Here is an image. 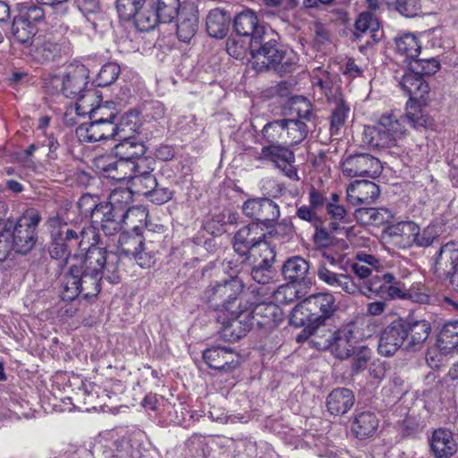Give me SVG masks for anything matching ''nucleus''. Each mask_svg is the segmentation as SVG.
<instances>
[{"mask_svg": "<svg viewBox=\"0 0 458 458\" xmlns=\"http://www.w3.org/2000/svg\"><path fill=\"white\" fill-rule=\"evenodd\" d=\"M104 202L91 194H83L74 206L58 212L47 219L51 235L48 252L57 261L60 270L67 265L72 250L77 245L83 246L89 242V235L96 238L93 224H98V216L104 208Z\"/></svg>", "mask_w": 458, "mask_h": 458, "instance_id": "1", "label": "nucleus"}, {"mask_svg": "<svg viewBox=\"0 0 458 458\" xmlns=\"http://www.w3.org/2000/svg\"><path fill=\"white\" fill-rule=\"evenodd\" d=\"M320 281L335 288H340L350 295L361 294L368 298L378 297L384 301L406 299L405 284L393 273L384 272L374 275L365 284L354 283L350 275L331 271L326 264L320 263L318 268Z\"/></svg>", "mask_w": 458, "mask_h": 458, "instance_id": "2", "label": "nucleus"}, {"mask_svg": "<svg viewBox=\"0 0 458 458\" xmlns=\"http://www.w3.org/2000/svg\"><path fill=\"white\" fill-rule=\"evenodd\" d=\"M337 310L335 296L330 293L311 294L300 301L293 309L290 323L295 327H303L302 331L296 336L298 343H303L310 336L320 337V334L328 328L325 323Z\"/></svg>", "mask_w": 458, "mask_h": 458, "instance_id": "3", "label": "nucleus"}, {"mask_svg": "<svg viewBox=\"0 0 458 458\" xmlns=\"http://www.w3.org/2000/svg\"><path fill=\"white\" fill-rule=\"evenodd\" d=\"M257 69L274 70L281 76L293 72L297 65V57L288 53L279 43V35L268 29L257 40L249 46Z\"/></svg>", "mask_w": 458, "mask_h": 458, "instance_id": "4", "label": "nucleus"}, {"mask_svg": "<svg viewBox=\"0 0 458 458\" xmlns=\"http://www.w3.org/2000/svg\"><path fill=\"white\" fill-rule=\"evenodd\" d=\"M403 93L409 96L406 103L405 118L416 130L429 129L434 126V119L425 112L429 94L428 82L420 72L409 69L399 81Z\"/></svg>", "mask_w": 458, "mask_h": 458, "instance_id": "5", "label": "nucleus"}, {"mask_svg": "<svg viewBox=\"0 0 458 458\" xmlns=\"http://www.w3.org/2000/svg\"><path fill=\"white\" fill-rule=\"evenodd\" d=\"M245 290V284L238 276H230L222 282L211 283L204 290L202 300L212 309L216 315L225 318L228 312L240 309H249L250 301L241 298Z\"/></svg>", "mask_w": 458, "mask_h": 458, "instance_id": "6", "label": "nucleus"}, {"mask_svg": "<svg viewBox=\"0 0 458 458\" xmlns=\"http://www.w3.org/2000/svg\"><path fill=\"white\" fill-rule=\"evenodd\" d=\"M364 338L365 335L358 326L349 324L334 332L327 329L312 342L317 348L329 349L336 358L344 360L355 353Z\"/></svg>", "mask_w": 458, "mask_h": 458, "instance_id": "7", "label": "nucleus"}, {"mask_svg": "<svg viewBox=\"0 0 458 458\" xmlns=\"http://www.w3.org/2000/svg\"><path fill=\"white\" fill-rule=\"evenodd\" d=\"M233 247L249 263L257 262L259 253L272 257L273 248L266 241V233L259 223H250L239 229L234 234Z\"/></svg>", "mask_w": 458, "mask_h": 458, "instance_id": "8", "label": "nucleus"}, {"mask_svg": "<svg viewBox=\"0 0 458 458\" xmlns=\"http://www.w3.org/2000/svg\"><path fill=\"white\" fill-rule=\"evenodd\" d=\"M405 132L402 122L394 114H383L375 125L364 127L363 141L377 148H390Z\"/></svg>", "mask_w": 458, "mask_h": 458, "instance_id": "9", "label": "nucleus"}, {"mask_svg": "<svg viewBox=\"0 0 458 458\" xmlns=\"http://www.w3.org/2000/svg\"><path fill=\"white\" fill-rule=\"evenodd\" d=\"M41 220V216L36 208H27L11 227V239L15 247V252L27 254L37 242V226Z\"/></svg>", "mask_w": 458, "mask_h": 458, "instance_id": "10", "label": "nucleus"}, {"mask_svg": "<svg viewBox=\"0 0 458 458\" xmlns=\"http://www.w3.org/2000/svg\"><path fill=\"white\" fill-rule=\"evenodd\" d=\"M384 32L380 29V22L375 13L361 12L354 22L353 36L360 44L359 50L365 54L377 45Z\"/></svg>", "mask_w": 458, "mask_h": 458, "instance_id": "11", "label": "nucleus"}, {"mask_svg": "<svg viewBox=\"0 0 458 458\" xmlns=\"http://www.w3.org/2000/svg\"><path fill=\"white\" fill-rule=\"evenodd\" d=\"M276 252L272 250V257L259 253L250 272L251 278L259 285L251 284L249 289L254 297H267L270 295L272 287L276 284V272L272 268Z\"/></svg>", "mask_w": 458, "mask_h": 458, "instance_id": "12", "label": "nucleus"}, {"mask_svg": "<svg viewBox=\"0 0 458 458\" xmlns=\"http://www.w3.org/2000/svg\"><path fill=\"white\" fill-rule=\"evenodd\" d=\"M243 214L259 223V225L270 229L275 227L279 216V206L268 198H253L247 199L242 205Z\"/></svg>", "mask_w": 458, "mask_h": 458, "instance_id": "13", "label": "nucleus"}, {"mask_svg": "<svg viewBox=\"0 0 458 458\" xmlns=\"http://www.w3.org/2000/svg\"><path fill=\"white\" fill-rule=\"evenodd\" d=\"M343 174L348 177L377 178L382 173L378 158L369 153H355L342 161Z\"/></svg>", "mask_w": 458, "mask_h": 458, "instance_id": "14", "label": "nucleus"}, {"mask_svg": "<svg viewBox=\"0 0 458 458\" xmlns=\"http://www.w3.org/2000/svg\"><path fill=\"white\" fill-rule=\"evenodd\" d=\"M326 212L331 220L328 223L329 230L332 233H335L336 234H340L342 232H344L347 240L352 244H356L355 237L360 231L356 226H344V225L348 224L351 219L347 209L341 203L339 194L335 192L330 194Z\"/></svg>", "mask_w": 458, "mask_h": 458, "instance_id": "15", "label": "nucleus"}, {"mask_svg": "<svg viewBox=\"0 0 458 458\" xmlns=\"http://www.w3.org/2000/svg\"><path fill=\"white\" fill-rule=\"evenodd\" d=\"M258 159L270 161L291 180H300L298 170L294 166L295 155L286 145H267L262 147Z\"/></svg>", "mask_w": 458, "mask_h": 458, "instance_id": "16", "label": "nucleus"}, {"mask_svg": "<svg viewBox=\"0 0 458 458\" xmlns=\"http://www.w3.org/2000/svg\"><path fill=\"white\" fill-rule=\"evenodd\" d=\"M249 309H240L225 314V318L216 316V320L222 325L221 336L229 342H236L243 337L252 327L253 321L248 315Z\"/></svg>", "mask_w": 458, "mask_h": 458, "instance_id": "17", "label": "nucleus"}, {"mask_svg": "<svg viewBox=\"0 0 458 458\" xmlns=\"http://www.w3.org/2000/svg\"><path fill=\"white\" fill-rule=\"evenodd\" d=\"M256 300L250 301V307L247 312L253 326L258 327L273 329L284 319V311L273 301H259L261 297H254Z\"/></svg>", "mask_w": 458, "mask_h": 458, "instance_id": "18", "label": "nucleus"}, {"mask_svg": "<svg viewBox=\"0 0 458 458\" xmlns=\"http://www.w3.org/2000/svg\"><path fill=\"white\" fill-rule=\"evenodd\" d=\"M202 358L212 369L232 372L240 366V354L233 348L213 345L203 351Z\"/></svg>", "mask_w": 458, "mask_h": 458, "instance_id": "19", "label": "nucleus"}, {"mask_svg": "<svg viewBox=\"0 0 458 458\" xmlns=\"http://www.w3.org/2000/svg\"><path fill=\"white\" fill-rule=\"evenodd\" d=\"M402 318H397L387 325L379 335L377 352L384 357H392L407 340Z\"/></svg>", "mask_w": 458, "mask_h": 458, "instance_id": "20", "label": "nucleus"}, {"mask_svg": "<svg viewBox=\"0 0 458 458\" xmlns=\"http://www.w3.org/2000/svg\"><path fill=\"white\" fill-rule=\"evenodd\" d=\"M268 29L260 23L257 13L250 9L243 10L233 20V32L239 37L248 38L249 46L256 44Z\"/></svg>", "mask_w": 458, "mask_h": 458, "instance_id": "21", "label": "nucleus"}, {"mask_svg": "<svg viewBox=\"0 0 458 458\" xmlns=\"http://www.w3.org/2000/svg\"><path fill=\"white\" fill-rule=\"evenodd\" d=\"M89 120V123H81L76 128L75 134L81 142L91 143L117 137V127L114 122Z\"/></svg>", "mask_w": 458, "mask_h": 458, "instance_id": "22", "label": "nucleus"}, {"mask_svg": "<svg viewBox=\"0 0 458 458\" xmlns=\"http://www.w3.org/2000/svg\"><path fill=\"white\" fill-rule=\"evenodd\" d=\"M434 274L446 278L454 277L458 270V242L450 241L443 244L433 257Z\"/></svg>", "mask_w": 458, "mask_h": 458, "instance_id": "23", "label": "nucleus"}, {"mask_svg": "<svg viewBox=\"0 0 458 458\" xmlns=\"http://www.w3.org/2000/svg\"><path fill=\"white\" fill-rule=\"evenodd\" d=\"M415 222L401 221L390 224L383 230V238L387 244L398 250H407L414 246Z\"/></svg>", "mask_w": 458, "mask_h": 458, "instance_id": "24", "label": "nucleus"}, {"mask_svg": "<svg viewBox=\"0 0 458 458\" xmlns=\"http://www.w3.org/2000/svg\"><path fill=\"white\" fill-rule=\"evenodd\" d=\"M99 236L97 233L96 238H92L89 235V242L81 245H77L74 249L80 248L82 251L86 250L84 259L79 261L78 267H82L84 270L90 271L91 273H98L101 275L103 268H105L106 257L109 255V252L106 248L99 247L98 244Z\"/></svg>", "mask_w": 458, "mask_h": 458, "instance_id": "25", "label": "nucleus"}, {"mask_svg": "<svg viewBox=\"0 0 458 458\" xmlns=\"http://www.w3.org/2000/svg\"><path fill=\"white\" fill-rule=\"evenodd\" d=\"M379 186L368 180L354 181L346 189V200L352 206L371 204L378 198Z\"/></svg>", "mask_w": 458, "mask_h": 458, "instance_id": "26", "label": "nucleus"}, {"mask_svg": "<svg viewBox=\"0 0 458 458\" xmlns=\"http://www.w3.org/2000/svg\"><path fill=\"white\" fill-rule=\"evenodd\" d=\"M429 446L435 458H451L458 449L453 432L443 428L433 431Z\"/></svg>", "mask_w": 458, "mask_h": 458, "instance_id": "27", "label": "nucleus"}, {"mask_svg": "<svg viewBox=\"0 0 458 458\" xmlns=\"http://www.w3.org/2000/svg\"><path fill=\"white\" fill-rule=\"evenodd\" d=\"M177 18L176 34L182 42H190L199 28V12L193 6L182 7Z\"/></svg>", "mask_w": 458, "mask_h": 458, "instance_id": "28", "label": "nucleus"}, {"mask_svg": "<svg viewBox=\"0 0 458 458\" xmlns=\"http://www.w3.org/2000/svg\"><path fill=\"white\" fill-rule=\"evenodd\" d=\"M102 163V170L106 174V176L114 181L128 180L130 182L134 176L132 172V160L125 159L123 157H103L99 160Z\"/></svg>", "mask_w": 458, "mask_h": 458, "instance_id": "29", "label": "nucleus"}, {"mask_svg": "<svg viewBox=\"0 0 458 458\" xmlns=\"http://www.w3.org/2000/svg\"><path fill=\"white\" fill-rule=\"evenodd\" d=\"M379 420L372 411H355L352 421V431L357 438L366 439L374 436L378 428Z\"/></svg>", "mask_w": 458, "mask_h": 458, "instance_id": "30", "label": "nucleus"}, {"mask_svg": "<svg viewBox=\"0 0 458 458\" xmlns=\"http://www.w3.org/2000/svg\"><path fill=\"white\" fill-rule=\"evenodd\" d=\"M402 323L407 335V348H415L421 345L431 332V324L426 319L402 318Z\"/></svg>", "mask_w": 458, "mask_h": 458, "instance_id": "31", "label": "nucleus"}, {"mask_svg": "<svg viewBox=\"0 0 458 458\" xmlns=\"http://www.w3.org/2000/svg\"><path fill=\"white\" fill-rule=\"evenodd\" d=\"M436 346L443 354L458 351V320H448L442 325L437 335Z\"/></svg>", "mask_w": 458, "mask_h": 458, "instance_id": "32", "label": "nucleus"}, {"mask_svg": "<svg viewBox=\"0 0 458 458\" xmlns=\"http://www.w3.org/2000/svg\"><path fill=\"white\" fill-rule=\"evenodd\" d=\"M285 119H276L267 123L259 133L256 135L255 142L266 147L267 145H284Z\"/></svg>", "mask_w": 458, "mask_h": 458, "instance_id": "33", "label": "nucleus"}, {"mask_svg": "<svg viewBox=\"0 0 458 458\" xmlns=\"http://www.w3.org/2000/svg\"><path fill=\"white\" fill-rule=\"evenodd\" d=\"M231 21L228 12L219 8L212 9L206 18L207 32L212 38H224L229 31Z\"/></svg>", "mask_w": 458, "mask_h": 458, "instance_id": "34", "label": "nucleus"}, {"mask_svg": "<svg viewBox=\"0 0 458 458\" xmlns=\"http://www.w3.org/2000/svg\"><path fill=\"white\" fill-rule=\"evenodd\" d=\"M352 391L345 387H338L331 391L327 398V407L331 414L343 415L354 404Z\"/></svg>", "mask_w": 458, "mask_h": 458, "instance_id": "35", "label": "nucleus"}, {"mask_svg": "<svg viewBox=\"0 0 458 458\" xmlns=\"http://www.w3.org/2000/svg\"><path fill=\"white\" fill-rule=\"evenodd\" d=\"M80 267L72 264L62 278L61 298L65 301H72L81 296V282L80 281Z\"/></svg>", "mask_w": 458, "mask_h": 458, "instance_id": "36", "label": "nucleus"}, {"mask_svg": "<svg viewBox=\"0 0 458 458\" xmlns=\"http://www.w3.org/2000/svg\"><path fill=\"white\" fill-rule=\"evenodd\" d=\"M309 270V262L301 256L288 258L282 267L284 277L293 284L304 282Z\"/></svg>", "mask_w": 458, "mask_h": 458, "instance_id": "37", "label": "nucleus"}, {"mask_svg": "<svg viewBox=\"0 0 458 458\" xmlns=\"http://www.w3.org/2000/svg\"><path fill=\"white\" fill-rule=\"evenodd\" d=\"M98 224L106 235H114L124 225L123 210L105 204L101 215L98 216Z\"/></svg>", "mask_w": 458, "mask_h": 458, "instance_id": "38", "label": "nucleus"}, {"mask_svg": "<svg viewBox=\"0 0 458 458\" xmlns=\"http://www.w3.org/2000/svg\"><path fill=\"white\" fill-rule=\"evenodd\" d=\"M83 69L67 72L62 81L61 91L66 98L74 99L86 89L87 81Z\"/></svg>", "mask_w": 458, "mask_h": 458, "instance_id": "39", "label": "nucleus"}, {"mask_svg": "<svg viewBox=\"0 0 458 458\" xmlns=\"http://www.w3.org/2000/svg\"><path fill=\"white\" fill-rule=\"evenodd\" d=\"M120 138L123 140L113 149L115 157L133 160L146 153L147 148L143 142L126 135L120 136Z\"/></svg>", "mask_w": 458, "mask_h": 458, "instance_id": "40", "label": "nucleus"}, {"mask_svg": "<svg viewBox=\"0 0 458 458\" xmlns=\"http://www.w3.org/2000/svg\"><path fill=\"white\" fill-rule=\"evenodd\" d=\"M396 51L406 61L415 60L420 53L421 44L418 37L411 32L400 33L394 39Z\"/></svg>", "mask_w": 458, "mask_h": 458, "instance_id": "41", "label": "nucleus"}, {"mask_svg": "<svg viewBox=\"0 0 458 458\" xmlns=\"http://www.w3.org/2000/svg\"><path fill=\"white\" fill-rule=\"evenodd\" d=\"M143 246H145V238L142 232L126 230L119 235L116 253L131 257L137 250Z\"/></svg>", "mask_w": 458, "mask_h": 458, "instance_id": "42", "label": "nucleus"}, {"mask_svg": "<svg viewBox=\"0 0 458 458\" xmlns=\"http://www.w3.org/2000/svg\"><path fill=\"white\" fill-rule=\"evenodd\" d=\"M357 221L365 225L380 226L388 223L392 217L386 208H360L355 210Z\"/></svg>", "mask_w": 458, "mask_h": 458, "instance_id": "43", "label": "nucleus"}, {"mask_svg": "<svg viewBox=\"0 0 458 458\" xmlns=\"http://www.w3.org/2000/svg\"><path fill=\"white\" fill-rule=\"evenodd\" d=\"M123 224L132 231L142 232L148 226V210L142 205L131 206L123 210Z\"/></svg>", "mask_w": 458, "mask_h": 458, "instance_id": "44", "label": "nucleus"}, {"mask_svg": "<svg viewBox=\"0 0 458 458\" xmlns=\"http://www.w3.org/2000/svg\"><path fill=\"white\" fill-rule=\"evenodd\" d=\"M285 120L284 145L293 147L302 142L309 133L306 123L299 119Z\"/></svg>", "mask_w": 458, "mask_h": 458, "instance_id": "45", "label": "nucleus"}, {"mask_svg": "<svg viewBox=\"0 0 458 458\" xmlns=\"http://www.w3.org/2000/svg\"><path fill=\"white\" fill-rule=\"evenodd\" d=\"M12 31L17 42L26 46H32L35 42L34 37L38 32V27L15 16L12 24Z\"/></svg>", "mask_w": 458, "mask_h": 458, "instance_id": "46", "label": "nucleus"}, {"mask_svg": "<svg viewBox=\"0 0 458 458\" xmlns=\"http://www.w3.org/2000/svg\"><path fill=\"white\" fill-rule=\"evenodd\" d=\"M79 276L81 282V297L85 300L96 297L101 290V275L80 267Z\"/></svg>", "mask_w": 458, "mask_h": 458, "instance_id": "47", "label": "nucleus"}, {"mask_svg": "<svg viewBox=\"0 0 458 458\" xmlns=\"http://www.w3.org/2000/svg\"><path fill=\"white\" fill-rule=\"evenodd\" d=\"M102 95L96 89H84L75 99L76 113L79 115H89L95 110V106L101 101Z\"/></svg>", "mask_w": 458, "mask_h": 458, "instance_id": "48", "label": "nucleus"}, {"mask_svg": "<svg viewBox=\"0 0 458 458\" xmlns=\"http://www.w3.org/2000/svg\"><path fill=\"white\" fill-rule=\"evenodd\" d=\"M18 18L29 22L36 27L45 19L44 9L32 2L19 3L16 5Z\"/></svg>", "mask_w": 458, "mask_h": 458, "instance_id": "49", "label": "nucleus"}, {"mask_svg": "<svg viewBox=\"0 0 458 458\" xmlns=\"http://www.w3.org/2000/svg\"><path fill=\"white\" fill-rule=\"evenodd\" d=\"M180 0H157L156 12L159 16L160 22L169 23L181 13Z\"/></svg>", "mask_w": 458, "mask_h": 458, "instance_id": "50", "label": "nucleus"}, {"mask_svg": "<svg viewBox=\"0 0 458 458\" xmlns=\"http://www.w3.org/2000/svg\"><path fill=\"white\" fill-rule=\"evenodd\" d=\"M139 123V114L134 110H129L123 114H117L115 126L117 127V136L127 135L137 131Z\"/></svg>", "mask_w": 458, "mask_h": 458, "instance_id": "51", "label": "nucleus"}, {"mask_svg": "<svg viewBox=\"0 0 458 458\" xmlns=\"http://www.w3.org/2000/svg\"><path fill=\"white\" fill-rule=\"evenodd\" d=\"M119 114L118 105L114 101H99L95 106L89 119L100 122H114Z\"/></svg>", "mask_w": 458, "mask_h": 458, "instance_id": "52", "label": "nucleus"}, {"mask_svg": "<svg viewBox=\"0 0 458 458\" xmlns=\"http://www.w3.org/2000/svg\"><path fill=\"white\" fill-rule=\"evenodd\" d=\"M37 58L42 63L54 59L60 52V46L52 38H37V43L33 45Z\"/></svg>", "mask_w": 458, "mask_h": 458, "instance_id": "53", "label": "nucleus"}, {"mask_svg": "<svg viewBox=\"0 0 458 458\" xmlns=\"http://www.w3.org/2000/svg\"><path fill=\"white\" fill-rule=\"evenodd\" d=\"M145 4V0H116V10L121 20H134Z\"/></svg>", "mask_w": 458, "mask_h": 458, "instance_id": "54", "label": "nucleus"}, {"mask_svg": "<svg viewBox=\"0 0 458 458\" xmlns=\"http://www.w3.org/2000/svg\"><path fill=\"white\" fill-rule=\"evenodd\" d=\"M106 259L105 268L101 272V278L104 277L111 284H118L121 280L120 255L116 252H109Z\"/></svg>", "mask_w": 458, "mask_h": 458, "instance_id": "55", "label": "nucleus"}, {"mask_svg": "<svg viewBox=\"0 0 458 458\" xmlns=\"http://www.w3.org/2000/svg\"><path fill=\"white\" fill-rule=\"evenodd\" d=\"M414 231V246L419 248H427L431 246L439 237L437 227L433 225H428L427 227L421 230L420 227L415 223Z\"/></svg>", "mask_w": 458, "mask_h": 458, "instance_id": "56", "label": "nucleus"}, {"mask_svg": "<svg viewBox=\"0 0 458 458\" xmlns=\"http://www.w3.org/2000/svg\"><path fill=\"white\" fill-rule=\"evenodd\" d=\"M267 297H273L275 301L286 305L293 303L298 297V290L295 285L292 284H284L276 286V284L272 287L270 295Z\"/></svg>", "mask_w": 458, "mask_h": 458, "instance_id": "57", "label": "nucleus"}, {"mask_svg": "<svg viewBox=\"0 0 458 458\" xmlns=\"http://www.w3.org/2000/svg\"><path fill=\"white\" fill-rule=\"evenodd\" d=\"M120 72V66L116 63H106L99 70L94 82L97 87L109 86L118 79Z\"/></svg>", "mask_w": 458, "mask_h": 458, "instance_id": "58", "label": "nucleus"}, {"mask_svg": "<svg viewBox=\"0 0 458 458\" xmlns=\"http://www.w3.org/2000/svg\"><path fill=\"white\" fill-rule=\"evenodd\" d=\"M157 186V181L154 174L133 176L130 182V189L131 191L138 195L149 193V191Z\"/></svg>", "mask_w": 458, "mask_h": 458, "instance_id": "59", "label": "nucleus"}, {"mask_svg": "<svg viewBox=\"0 0 458 458\" xmlns=\"http://www.w3.org/2000/svg\"><path fill=\"white\" fill-rule=\"evenodd\" d=\"M349 112L350 108L344 100L341 99L337 102L330 118V132L332 135L337 134L340 128L344 126Z\"/></svg>", "mask_w": 458, "mask_h": 458, "instance_id": "60", "label": "nucleus"}, {"mask_svg": "<svg viewBox=\"0 0 458 458\" xmlns=\"http://www.w3.org/2000/svg\"><path fill=\"white\" fill-rule=\"evenodd\" d=\"M132 193L131 189H115L110 193L109 201L104 202V204L110 205L114 208L125 210L129 208L128 204L132 199Z\"/></svg>", "mask_w": 458, "mask_h": 458, "instance_id": "61", "label": "nucleus"}, {"mask_svg": "<svg viewBox=\"0 0 458 458\" xmlns=\"http://www.w3.org/2000/svg\"><path fill=\"white\" fill-rule=\"evenodd\" d=\"M135 26L140 31H149L154 29L157 22H160L159 16H157V13L155 11H142L139 13V14L133 20Z\"/></svg>", "mask_w": 458, "mask_h": 458, "instance_id": "62", "label": "nucleus"}, {"mask_svg": "<svg viewBox=\"0 0 458 458\" xmlns=\"http://www.w3.org/2000/svg\"><path fill=\"white\" fill-rule=\"evenodd\" d=\"M371 350L365 345H360L356 350L355 353L352 355L353 360L351 369L352 375H357L367 368L368 362L371 358Z\"/></svg>", "mask_w": 458, "mask_h": 458, "instance_id": "63", "label": "nucleus"}, {"mask_svg": "<svg viewBox=\"0 0 458 458\" xmlns=\"http://www.w3.org/2000/svg\"><path fill=\"white\" fill-rule=\"evenodd\" d=\"M295 217L309 223L311 226H317L322 224V218L318 215V211L316 208H313L310 204H303L297 207Z\"/></svg>", "mask_w": 458, "mask_h": 458, "instance_id": "64", "label": "nucleus"}]
</instances>
